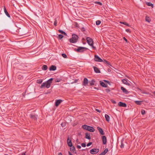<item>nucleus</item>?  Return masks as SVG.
Here are the masks:
<instances>
[{
	"label": "nucleus",
	"mask_w": 155,
	"mask_h": 155,
	"mask_svg": "<svg viewBox=\"0 0 155 155\" xmlns=\"http://www.w3.org/2000/svg\"><path fill=\"white\" fill-rule=\"evenodd\" d=\"M82 127L84 130H86L91 132H94L95 131L94 129L92 127L84 125L82 126Z\"/></svg>",
	"instance_id": "obj_1"
},
{
	"label": "nucleus",
	"mask_w": 155,
	"mask_h": 155,
	"mask_svg": "<svg viewBox=\"0 0 155 155\" xmlns=\"http://www.w3.org/2000/svg\"><path fill=\"white\" fill-rule=\"evenodd\" d=\"M78 38L77 35L73 34L72 35V38L69 39V41L72 43H75L77 42Z\"/></svg>",
	"instance_id": "obj_2"
},
{
	"label": "nucleus",
	"mask_w": 155,
	"mask_h": 155,
	"mask_svg": "<svg viewBox=\"0 0 155 155\" xmlns=\"http://www.w3.org/2000/svg\"><path fill=\"white\" fill-rule=\"evenodd\" d=\"M86 40L88 45L91 46L92 48L94 49H95L96 48L93 46V43L92 39L90 37H87L86 38Z\"/></svg>",
	"instance_id": "obj_3"
},
{
	"label": "nucleus",
	"mask_w": 155,
	"mask_h": 155,
	"mask_svg": "<svg viewBox=\"0 0 155 155\" xmlns=\"http://www.w3.org/2000/svg\"><path fill=\"white\" fill-rule=\"evenodd\" d=\"M87 49V48L85 47H79L77 49L75 48V50L78 52H82Z\"/></svg>",
	"instance_id": "obj_4"
},
{
	"label": "nucleus",
	"mask_w": 155,
	"mask_h": 155,
	"mask_svg": "<svg viewBox=\"0 0 155 155\" xmlns=\"http://www.w3.org/2000/svg\"><path fill=\"white\" fill-rule=\"evenodd\" d=\"M99 151V149L97 148H94L90 150V153L92 154H96L98 153Z\"/></svg>",
	"instance_id": "obj_5"
},
{
	"label": "nucleus",
	"mask_w": 155,
	"mask_h": 155,
	"mask_svg": "<svg viewBox=\"0 0 155 155\" xmlns=\"http://www.w3.org/2000/svg\"><path fill=\"white\" fill-rule=\"evenodd\" d=\"M94 59L96 61L101 62L103 61V60L97 55H94Z\"/></svg>",
	"instance_id": "obj_6"
},
{
	"label": "nucleus",
	"mask_w": 155,
	"mask_h": 155,
	"mask_svg": "<svg viewBox=\"0 0 155 155\" xmlns=\"http://www.w3.org/2000/svg\"><path fill=\"white\" fill-rule=\"evenodd\" d=\"M29 117L31 118L33 120H37V115L35 114H30L29 115Z\"/></svg>",
	"instance_id": "obj_7"
},
{
	"label": "nucleus",
	"mask_w": 155,
	"mask_h": 155,
	"mask_svg": "<svg viewBox=\"0 0 155 155\" xmlns=\"http://www.w3.org/2000/svg\"><path fill=\"white\" fill-rule=\"evenodd\" d=\"M118 106L120 107H126L127 106V104L121 102H120L118 104Z\"/></svg>",
	"instance_id": "obj_8"
},
{
	"label": "nucleus",
	"mask_w": 155,
	"mask_h": 155,
	"mask_svg": "<svg viewBox=\"0 0 155 155\" xmlns=\"http://www.w3.org/2000/svg\"><path fill=\"white\" fill-rule=\"evenodd\" d=\"M47 83H47V81L45 82H44L42 84L41 86L40 87V88H42L44 87H45L47 88H49L50 87H48L47 86Z\"/></svg>",
	"instance_id": "obj_9"
},
{
	"label": "nucleus",
	"mask_w": 155,
	"mask_h": 155,
	"mask_svg": "<svg viewBox=\"0 0 155 155\" xmlns=\"http://www.w3.org/2000/svg\"><path fill=\"white\" fill-rule=\"evenodd\" d=\"M53 80V78H50L47 81V86L48 87H50L51 86V84L52 83V81Z\"/></svg>",
	"instance_id": "obj_10"
},
{
	"label": "nucleus",
	"mask_w": 155,
	"mask_h": 155,
	"mask_svg": "<svg viewBox=\"0 0 155 155\" xmlns=\"http://www.w3.org/2000/svg\"><path fill=\"white\" fill-rule=\"evenodd\" d=\"M102 141L104 144H106L107 143V138L105 136H104L102 137Z\"/></svg>",
	"instance_id": "obj_11"
},
{
	"label": "nucleus",
	"mask_w": 155,
	"mask_h": 155,
	"mask_svg": "<svg viewBox=\"0 0 155 155\" xmlns=\"http://www.w3.org/2000/svg\"><path fill=\"white\" fill-rule=\"evenodd\" d=\"M62 101L61 99H59L56 100L55 102V105L56 106H58Z\"/></svg>",
	"instance_id": "obj_12"
},
{
	"label": "nucleus",
	"mask_w": 155,
	"mask_h": 155,
	"mask_svg": "<svg viewBox=\"0 0 155 155\" xmlns=\"http://www.w3.org/2000/svg\"><path fill=\"white\" fill-rule=\"evenodd\" d=\"M67 142L68 146L69 147L72 146V143L71 141V140L70 139H69V137H68L67 140Z\"/></svg>",
	"instance_id": "obj_13"
},
{
	"label": "nucleus",
	"mask_w": 155,
	"mask_h": 155,
	"mask_svg": "<svg viewBox=\"0 0 155 155\" xmlns=\"http://www.w3.org/2000/svg\"><path fill=\"white\" fill-rule=\"evenodd\" d=\"M88 83V79L85 78L84 79V81L83 83V85L84 86H86Z\"/></svg>",
	"instance_id": "obj_14"
},
{
	"label": "nucleus",
	"mask_w": 155,
	"mask_h": 155,
	"mask_svg": "<svg viewBox=\"0 0 155 155\" xmlns=\"http://www.w3.org/2000/svg\"><path fill=\"white\" fill-rule=\"evenodd\" d=\"M122 82L124 84H126L128 86H130V84L127 82V80L125 79H123L122 80Z\"/></svg>",
	"instance_id": "obj_15"
},
{
	"label": "nucleus",
	"mask_w": 155,
	"mask_h": 155,
	"mask_svg": "<svg viewBox=\"0 0 155 155\" xmlns=\"http://www.w3.org/2000/svg\"><path fill=\"white\" fill-rule=\"evenodd\" d=\"M121 89L123 93L126 94H127L129 92L124 87H121Z\"/></svg>",
	"instance_id": "obj_16"
},
{
	"label": "nucleus",
	"mask_w": 155,
	"mask_h": 155,
	"mask_svg": "<svg viewBox=\"0 0 155 155\" xmlns=\"http://www.w3.org/2000/svg\"><path fill=\"white\" fill-rule=\"evenodd\" d=\"M97 129L101 134L104 135V131L101 128L99 127H97Z\"/></svg>",
	"instance_id": "obj_17"
},
{
	"label": "nucleus",
	"mask_w": 155,
	"mask_h": 155,
	"mask_svg": "<svg viewBox=\"0 0 155 155\" xmlns=\"http://www.w3.org/2000/svg\"><path fill=\"white\" fill-rule=\"evenodd\" d=\"M56 69V67L55 65H52L49 68V70L50 71H54Z\"/></svg>",
	"instance_id": "obj_18"
},
{
	"label": "nucleus",
	"mask_w": 155,
	"mask_h": 155,
	"mask_svg": "<svg viewBox=\"0 0 155 155\" xmlns=\"http://www.w3.org/2000/svg\"><path fill=\"white\" fill-rule=\"evenodd\" d=\"M93 68L94 69V71L96 73H100V71L99 70V68H98L96 67H95V66H94L93 67Z\"/></svg>",
	"instance_id": "obj_19"
},
{
	"label": "nucleus",
	"mask_w": 155,
	"mask_h": 155,
	"mask_svg": "<svg viewBox=\"0 0 155 155\" xmlns=\"http://www.w3.org/2000/svg\"><path fill=\"white\" fill-rule=\"evenodd\" d=\"M101 85L103 87H107V84H105L104 82L100 81Z\"/></svg>",
	"instance_id": "obj_20"
},
{
	"label": "nucleus",
	"mask_w": 155,
	"mask_h": 155,
	"mask_svg": "<svg viewBox=\"0 0 155 155\" xmlns=\"http://www.w3.org/2000/svg\"><path fill=\"white\" fill-rule=\"evenodd\" d=\"M85 138L88 139L90 140L91 138L90 137V134L87 133H85Z\"/></svg>",
	"instance_id": "obj_21"
},
{
	"label": "nucleus",
	"mask_w": 155,
	"mask_h": 155,
	"mask_svg": "<svg viewBox=\"0 0 155 155\" xmlns=\"http://www.w3.org/2000/svg\"><path fill=\"white\" fill-rule=\"evenodd\" d=\"M102 61L104 63L106 64H107L108 66H111V65L110 64V62H109L108 61H107L105 60H103Z\"/></svg>",
	"instance_id": "obj_22"
},
{
	"label": "nucleus",
	"mask_w": 155,
	"mask_h": 155,
	"mask_svg": "<svg viewBox=\"0 0 155 155\" xmlns=\"http://www.w3.org/2000/svg\"><path fill=\"white\" fill-rule=\"evenodd\" d=\"M48 69V67L46 65H43L42 67V69L43 70L45 71Z\"/></svg>",
	"instance_id": "obj_23"
},
{
	"label": "nucleus",
	"mask_w": 155,
	"mask_h": 155,
	"mask_svg": "<svg viewBox=\"0 0 155 155\" xmlns=\"http://www.w3.org/2000/svg\"><path fill=\"white\" fill-rule=\"evenodd\" d=\"M105 117L106 119V120L108 122H109L110 120L109 116L108 115L106 114L105 115Z\"/></svg>",
	"instance_id": "obj_24"
},
{
	"label": "nucleus",
	"mask_w": 155,
	"mask_h": 155,
	"mask_svg": "<svg viewBox=\"0 0 155 155\" xmlns=\"http://www.w3.org/2000/svg\"><path fill=\"white\" fill-rule=\"evenodd\" d=\"M142 102V101H135V103L138 105H140Z\"/></svg>",
	"instance_id": "obj_25"
},
{
	"label": "nucleus",
	"mask_w": 155,
	"mask_h": 155,
	"mask_svg": "<svg viewBox=\"0 0 155 155\" xmlns=\"http://www.w3.org/2000/svg\"><path fill=\"white\" fill-rule=\"evenodd\" d=\"M70 150L71 151L74 152L75 151V148L72 145V146L70 147Z\"/></svg>",
	"instance_id": "obj_26"
},
{
	"label": "nucleus",
	"mask_w": 155,
	"mask_h": 155,
	"mask_svg": "<svg viewBox=\"0 0 155 155\" xmlns=\"http://www.w3.org/2000/svg\"><path fill=\"white\" fill-rule=\"evenodd\" d=\"M95 82V80L94 79L92 80L89 82L90 85L91 86L94 85V83Z\"/></svg>",
	"instance_id": "obj_27"
},
{
	"label": "nucleus",
	"mask_w": 155,
	"mask_h": 155,
	"mask_svg": "<svg viewBox=\"0 0 155 155\" xmlns=\"http://www.w3.org/2000/svg\"><path fill=\"white\" fill-rule=\"evenodd\" d=\"M146 4L148 6H151L152 7H153V4H152L150 2H146Z\"/></svg>",
	"instance_id": "obj_28"
},
{
	"label": "nucleus",
	"mask_w": 155,
	"mask_h": 155,
	"mask_svg": "<svg viewBox=\"0 0 155 155\" xmlns=\"http://www.w3.org/2000/svg\"><path fill=\"white\" fill-rule=\"evenodd\" d=\"M120 23L121 24H124L125 25H127V26H130V25L128 23H127V22H123V21H120Z\"/></svg>",
	"instance_id": "obj_29"
},
{
	"label": "nucleus",
	"mask_w": 155,
	"mask_h": 155,
	"mask_svg": "<svg viewBox=\"0 0 155 155\" xmlns=\"http://www.w3.org/2000/svg\"><path fill=\"white\" fill-rule=\"evenodd\" d=\"M108 151V149L107 148L106 149L104 150L102 152L103 155L105 154Z\"/></svg>",
	"instance_id": "obj_30"
},
{
	"label": "nucleus",
	"mask_w": 155,
	"mask_h": 155,
	"mask_svg": "<svg viewBox=\"0 0 155 155\" xmlns=\"http://www.w3.org/2000/svg\"><path fill=\"white\" fill-rule=\"evenodd\" d=\"M43 80L41 79H38L37 80V83L38 84H41Z\"/></svg>",
	"instance_id": "obj_31"
},
{
	"label": "nucleus",
	"mask_w": 155,
	"mask_h": 155,
	"mask_svg": "<svg viewBox=\"0 0 155 155\" xmlns=\"http://www.w3.org/2000/svg\"><path fill=\"white\" fill-rule=\"evenodd\" d=\"M146 21L148 22H150V19L149 17L146 16L145 18Z\"/></svg>",
	"instance_id": "obj_32"
},
{
	"label": "nucleus",
	"mask_w": 155,
	"mask_h": 155,
	"mask_svg": "<svg viewBox=\"0 0 155 155\" xmlns=\"http://www.w3.org/2000/svg\"><path fill=\"white\" fill-rule=\"evenodd\" d=\"M61 79L60 78H57L55 79L54 81H55L56 82H59L61 81Z\"/></svg>",
	"instance_id": "obj_33"
},
{
	"label": "nucleus",
	"mask_w": 155,
	"mask_h": 155,
	"mask_svg": "<svg viewBox=\"0 0 155 155\" xmlns=\"http://www.w3.org/2000/svg\"><path fill=\"white\" fill-rule=\"evenodd\" d=\"M120 147L122 148L124 147V144L123 143V140H121V145H120Z\"/></svg>",
	"instance_id": "obj_34"
},
{
	"label": "nucleus",
	"mask_w": 155,
	"mask_h": 155,
	"mask_svg": "<svg viewBox=\"0 0 155 155\" xmlns=\"http://www.w3.org/2000/svg\"><path fill=\"white\" fill-rule=\"evenodd\" d=\"M101 21L100 20H97L96 21V24L97 25H99L101 23Z\"/></svg>",
	"instance_id": "obj_35"
},
{
	"label": "nucleus",
	"mask_w": 155,
	"mask_h": 155,
	"mask_svg": "<svg viewBox=\"0 0 155 155\" xmlns=\"http://www.w3.org/2000/svg\"><path fill=\"white\" fill-rule=\"evenodd\" d=\"M5 15L8 17V18H10V15H9V14H8V12L7 11H5Z\"/></svg>",
	"instance_id": "obj_36"
},
{
	"label": "nucleus",
	"mask_w": 155,
	"mask_h": 155,
	"mask_svg": "<svg viewBox=\"0 0 155 155\" xmlns=\"http://www.w3.org/2000/svg\"><path fill=\"white\" fill-rule=\"evenodd\" d=\"M62 56L63 58H67V55L65 54L64 53H63L62 54Z\"/></svg>",
	"instance_id": "obj_37"
},
{
	"label": "nucleus",
	"mask_w": 155,
	"mask_h": 155,
	"mask_svg": "<svg viewBox=\"0 0 155 155\" xmlns=\"http://www.w3.org/2000/svg\"><path fill=\"white\" fill-rule=\"evenodd\" d=\"M61 125L62 127H64L66 126V124L65 123H62L61 124Z\"/></svg>",
	"instance_id": "obj_38"
},
{
	"label": "nucleus",
	"mask_w": 155,
	"mask_h": 155,
	"mask_svg": "<svg viewBox=\"0 0 155 155\" xmlns=\"http://www.w3.org/2000/svg\"><path fill=\"white\" fill-rule=\"evenodd\" d=\"M63 37V35H62L61 34H59L58 35V37L59 38L61 39H62Z\"/></svg>",
	"instance_id": "obj_39"
},
{
	"label": "nucleus",
	"mask_w": 155,
	"mask_h": 155,
	"mask_svg": "<svg viewBox=\"0 0 155 155\" xmlns=\"http://www.w3.org/2000/svg\"><path fill=\"white\" fill-rule=\"evenodd\" d=\"M141 114L142 115H144L145 113V111L144 110H142L141 111Z\"/></svg>",
	"instance_id": "obj_40"
},
{
	"label": "nucleus",
	"mask_w": 155,
	"mask_h": 155,
	"mask_svg": "<svg viewBox=\"0 0 155 155\" xmlns=\"http://www.w3.org/2000/svg\"><path fill=\"white\" fill-rule=\"evenodd\" d=\"M96 3L98 5H102V3L101 2H96Z\"/></svg>",
	"instance_id": "obj_41"
},
{
	"label": "nucleus",
	"mask_w": 155,
	"mask_h": 155,
	"mask_svg": "<svg viewBox=\"0 0 155 155\" xmlns=\"http://www.w3.org/2000/svg\"><path fill=\"white\" fill-rule=\"evenodd\" d=\"M92 144V142H89L87 144V147H89Z\"/></svg>",
	"instance_id": "obj_42"
},
{
	"label": "nucleus",
	"mask_w": 155,
	"mask_h": 155,
	"mask_svg": "<svg viewBox=\"0 0 155 155\" xmlns=\"http://www.w3.org/2000/svg\"><path fill=\"white\" fill-rule=\"evenodd\" d=\"M58 31L59 32V33H61V34H63V33L64 32V31H63L61 30H58Z\"/></svg>",
	"instance_id": "obj_43"
},
{
	"label": "nucleus",
	"mask_w": 155,
	"mask_h": 155,
	"mask_svg": "<svg viewBox=\"0 0 155 155\" xmlns=\"http://www.w3.org/2000/svg\"><path fill=\"white\" fill-rule=\"evenodd\" d=\"M81 145L83 147H85L86 146V145L85 143H82Z\"/></svg>",
	"instance_id": "obj_44"
},
{
	"label": "nucleus",
	"mask_w": 155,
	"mask_h": 155,
	"mask_svg": "<svg viewBox=\"0 0 155 155\" xmlns=\"http://www.w3.org/2000/svg\"><path fill=\"white\" fill-rule=\"evenodd\" d=\"M111 101L114 104H116V102L114 100H111Z\"/></svg>",
	"instance_id": "obj_45"
},
{
	"label": "nucleus",
	"mask_w": 155,
	"mask_h": 155,
	"mask_svg": "<svg viewBox=\"0 0 155 155\" xmlns=\"http://www.w3.org/2000/svg\"><path fill=\"white\" fill-rule=\"evenodd\" d=\"M105 91H106L107 92V93H108L109 92H110V90L109 89H106L105 90Z\"/></svg>",
	"instance_id": "obj_46"
},
{
	"label": "nucleus",
	"mask_w": 155,
	"mask_h": 155,
	"mask_svg": "<svg viewBox=\"0 0 155 155\" xmlns=\"http://www.w3.org/2000/svg\"><path fill=\"white\" fill-rule=\"evenodd\" d=\"M57 22L56 20H55L54 22V25L55 26L57 25Z\"/></svg>",
	"instance_id": "obj_47"
},
{
	"label": "nucleus",
	"mask_w": 155,
	"mask_h": 155,
	"mask_svg": "<svg viewBox=\"0 0 155 155\" xmlns=\"http://www.w3.org/2000/svg\"><path fill=\"white\" fill-rule=\"evenodd\" d=\"M126 31L128 32H130V29H126Z\"/></svg>",
	"instance_id": "obj_48"
},
{
	"label": "nucleus",
	"mask_w": 155,
	"mask_h": 155,
	"mask_svg": "<svg viewBox=\"0 0 155 155\" xmlns=\"http://www.w3.org/2000/svg\"><path fill=\"white\" fill-rule=\"evenodd\" d=\"M22 78V76H21V75H19L18 77V79H21V78Z\"/></svg>",
	"instance_id": "obj_49"
},
{
	"label": "nucleus",
	"mask_w": 155,
	"mask_h": 155,
	"mask_svg": "<svg viewBox=\"0 0 155 155\" xmlns=\"http://www.w3.org/2000/svg\"><path fill=\"white\" fill-rule=\"evenodd\" d=\"M104 82H107V83H108V84H110V82H109V81H108L106 80H104Z\"/></svg>",
	"instance_id": "obj_50"
},
{
	"label": "nucleus",
	"mask_w": 155,
	"mask_h": 155,
	"mask_svg": "<svg viewBox=\"0 0 155 155\" xmlns=\"http://www.w3.org/2000/svg\"><path fill=\"white\" fill-rule=\"evenodd\" d=\"M77 147L78 149H80V148H81V146L80 145H78L77 146Z\"/></svg>",
	"instance_id": "obj_51"
},
{
	"label": "nucleus",
	"mask_w": 155,
	"mask_h": 155,
	"mask_svg": "<svg viewBox=\"0 0 155 155\" xmlns=\"http://www.w3.org/2000/svg\"><path fill=\"white\" fill-rule=\"evenodd\" d=\"M123 39L125 41H126L127 42V39L124 37H123Z\"/></svg>",
	"instance_id": "obj_52"
},
{
	"label": "nucleus",
	"mask_w": 155,
	"mask_h": 155,
	"mask_svg": "<svg viewBox=\"0 0 155 155\" xmlns=\"http://www.w3.org/2000/svg\"><path fill=\"white\" fill-rule=\"evenodd\" d=\"M4 12H5V11H7L6 9V8H5V7L4 6Z\"/></svg>",
	"instance_id": "obj_53"
},
{
	"label": "nucleus",
	"mask_w": 155,
	"mask_h": 155,
	"mask_svg": "<svg viewBox=\"0 0 155 155\" xmlns=\"http://www.w3.org/2000/svg\"><path fill=\"white\" fill-rule=\"evenodd\" d=\"M81 30L82 31H85V29L83 27L81 28Z\"/></svg>",
	"instance_id": "obj_54"
},
{
	"label": "nucleus",
	"mask_w": 155,
	"mask_h": 155,
	"mask_svg": "<svg viewBox=\"0 0 155 155\" xmlns=\"http://www.w3.org/2000/svg\"><path fill=\"white\" fill-rule=\"evenodd\" d=\"M96 111H97V112H99L100 113L101 112V111L100 110H98V109H96Z\"/></svg>",
	"instance_id": "obj_55"
},
{
	"label": "nucleus",
	"mask_w": 155,
	"mask_h": 155,
	"mask_svg": "<svg viewBox=\"0 0 155 155\" xmlns=\"http://www.w3.org/2000/svg\"><path fill=\"white\" fill-rule=\"evenodd\" d=\"M69 155H73L70 151L68 152Z\"/></svg>",
	"instance_id": "obj_56"
},
{
	"label": "nucleus",
	"mask_w": 155,
	"mask_h": 155,
	"mask_svg": "<svg viewBox=\"0 0 155 155\" xmlns=\"http://www.w3.org/2000/svg\"><path fill=\"white\" fill-rule=\"evenodd\" d=\"M62 34L65 35V36H67V34L65 32H64L63 34Z\"/></svg>",
	"instance_id": "obj_57"
},
{
	"label": "nucleus",
	"mask_w": 155,
	"mask_h": 155,
	"mask_svg": "<svg viewBox=\"0 0 155 155\" xmlns=\"http://www.w3.org/2000/svg\"><path fill=\"white\" fill-rule=\"evenodd\" d=\"M58 155H62V154L61 153H59Z\"/></svg>",
	"instance_id": "obj_58"
},
{
	"label": "nucleus",
	"mask_w": 155,
	"mask_h": 155,
	"mask_svg": "<svg viewBox=\"0 0 155 155\" xmlns=\"http://www.w3.org/2000/svg\"><path fill=\"white\" fill-rule=\"evenodd\" d=\"M21 155H26L25 153H23Z\"/></svg>",
	"instance_id": "obj_59"
},
{
	"label": "nucleus",
	"mask_w": 155,
	"mask_h": 155,
	"mask_svg": "<svg viewBox=\"0 0 155 155\" xmlns=\"http://www.w3.org/2000/svg\"><path fill=\"white\" fill-rule=\"evenodd\" d=\"M108 72L110 71V69H108Z\"/></svg>",
	"instance_id": "obj_60"
},
{
	"label": "nucleus",
	"mask_w": 155,
	"mask_h": 155,
	"mask_svg": "<svg viewBox=\"0 0 155 155\" xmlns=\"http://www.w3.org/2000/svg\"><path fill=\"white\" fill-rule=\"evenodd\" d=\"M99 155H103V153H101L100 154H99Z\"/></svg>",
	"instance_id": "obj_61"
},
{
	"label": "nucleus",
	"mask_w": 155,
	"mask_h": 155,
	"mask_svg": "<svg viewBox=\"0 0 155 155\" xmlns=\"http://www.w3.org/2000/svg\"><path fill=\"white\" fill-rule=\"evenodd\" d=\"M153 94H155V91H153Z\"/></svg>",
	"instance_id": "obj_62"
},
{
	"label": "nucleus",
	"mask_w": 155,
	"mask_h": 155,
	"mask_svg": "<svg viewBox=\"0 0 155 155\" xmlns=\"http://www.w3.org/2000/svg\"><path fill=\"white\" fill-rule=\"evenodd\" d=\"M77 80H76L75 81V82H77Z\"/></svg>",
	"instance_id": "obj_63"
},
{
	"label": "nucleus",
	"mask_w": 155,
	"mask_h": 155,
	"mask_svg": "<svg viewBox=\"0 0 155 155\" xmlns=\"http://www.w3.org/2000/svg\"><path fill=\"white\" fill-rule=\"evenodd\" d=\"M94 88L95 89H97V90L98 89H97V88H96V87H95Z\"/></svg>",
	"instance_id": "obj_64"
}]
</instances>
